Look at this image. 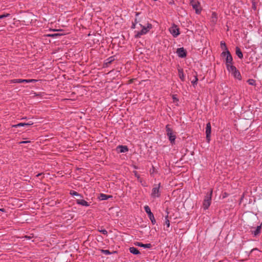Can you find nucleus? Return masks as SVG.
I'll use <instances>...</instances> for the list:
<instances>
[{
    "label": "nucleus",
    "instance_id": "obj_30",
    "mask_svg": "<svg viewBox=\"0 0 262 262\" xmlns=\"http://www.w3.org/2000/svg\"><path fill=\"white\" fill-rule=\"evenodd\" d=\"M101 253L105 255H110L111 254L108 250H101Z\"/></svg>",
    "mask_w": 262,
    "mask_h": 262
},
{
    "label": "nucleus",
    "instance_id": "obj_9",
    "mask_svg": "<svg viewBox=\"0 0 262 262\" xmlns=\"http://www.w3.org/2000/svg\"><path fill=\"white\" fill-rule=\"evenodd\" d=\"M205 133L206 135V140L207 142L209 143L210 141L211 138V126L210 122H208L206 124V128H205Z\"/></svg>",
    "mask_w": 262,
    "mask_h": 262
},
{
    "label": "nucleus",
    "instance_id": "obj_19",
    "mask_svg": "<svg viewBox=\"0 0 262 262\" xmlns=\"http://www.w3.org/2000/svg\"><path fill=\"white\" fill-rule=\"evenodd\" d=\"M129 250L131 253H132L134 255H138V254H140V252L138 250V249L135 247H130L129 249Z\"/></svg>",
    "mask_w": 262,
    "mask_h": 262
},
{
    "label": "nucleus",
    "instance_id": "obj_11",
    "mask_svg": "<svg viewBox=\"0 0 262 262\" xmlns=\"http://www.w3.org/2000/svg\"><path fill=\"white\" fill-rule=\"evenodd\" d=\"M177 53L179 57L184 58L186 56V52L183 48H178L177 50Z\"/></svg>",
    "mask_w": 262,
    "mask_h": 262
},
{
    "label": "nucleus",
    "instance_id": "obj_8",
    "mask_svg": "<svg viewBox=\"0 0 262 262\" xmlns=\"http://www.w3.org/2000/svg\"><path fill=\"white\" fill-rule=\"evenodd\" d=\"M145 211L148 215L149 219H150L151 222L153 225L155 224L156 223V220L155 219L154 214L151 212L150 210V207L148 205H146L144 207Z\"/></svg>",
    "mask_w": 262,
    "mask_h": 262
},
{
    "label": "nucleus",
    "instance_id": "obj_29",
    "mask_svg": "<svg viewBox=\"0 0 262 262\" xmlns=\"http://www.w3.org/2000/svg\"><path fill=\"white\" fill-rule=\"evenodd\" d=\"M70 194L73 196H81L79 193L74 190H71Z\"/></svg>",
    "mask_w": 262,
    "mask_h": 262
},
{
    "label": "nucleus",
    "instance_id": "obj_35",
    "mask_svg": "<svg viewBox=\"0 0 262 262\" xmlns=\"http://www.w3.org/2000/svg\"><path fill=\"white\" fill-rule=\"evenodd\" d=\"M22 83H29V79H22Z\"/></svg>",
    "mask_w": 262,
    "mask_h": 262
},
{
    "label": "nucleus",
    "instance_id": "obj_12",
    "mask_svg": "<svg viewBox=\"0 0 262 262\" xmlns=\"http://www.w3.org/2000/svg\"><path fill=\"white\" fill-rule=\"evenodd\" d=\"M134 173L135 176L137 178L138 181L141 183V184L144 187H146V183L143 180V179L140 178V175L138 173V172L136 171H134Z\"/></svg>",
    "mask_w": 262,
    "mask_h": 262
},
{
    "label": "nucleus",
    "instance_id": "obj_15",
    "mask_svg": "<svg viewBox=\"0 0 262 262\" xmlns=\"http://www.w3.org/2000/svg\"><path fill=\"white\" fill-rule=\"evenodd\" d=\"M135 245L136 246H139V247H143V248H150L151 247V245L150 244H143V243H140V242H136V243H135Z\"/></svg>",
    "mask_w": 262,
    "mask_h": 262
},
{
    "label": "nucleus",
    "instance_id": "obj_36",
    "mask_svg": "<svg viewBox=\"0 0 262 262\" xmlns=\"http://www.w3.org/2000/svg\"><path fill=\"white\" fill-rule=\"evenodd\" d=\"M0 16H2V17H3V16H9V14L7 13V14H1V15H0Z\"/></svg>",
    "mask_w": 262,
    "mask_h": 262
},
{
    "label": "nucleus",
    "instance_id": "obj_37",
    "mask_svg": "<svg viewBox=\"0 0 262 262\" xmlns=\"http://www.w3.org/2000/svg\"><path fill=\"white\" fill-rule=\"evenodd\" d=\"M28 142H29V141H22V142H20L19 143H20V144L27 143H28Z\"/></svg>",
    "mask_w": 262,
    "mask_h": 262
},
{
    "label": "nucleus",
    "instance_id": "obj_16",
    "mask_svg": "<svg viewBox=\"0 0 262 262\" xmlns=\"http://www.w3.org/2000/svg\"><path fill=\"white\" fill-rule=\"evenodd\" d=\"M117 149H119V152H126L128 151V148L127 146L125 145H119L117 147Z\"/></svg>",
    "mask_w": 262,
    "mask_h": 262
},
{
    "label": "nucleus",
    "instance_id": "obj_22",
    "mask_svg": "<svg viewBox=\"0 0 262 262\" xmlns=\"http://www.w3.org/2000/svg\"><path fill=\"white\" fill-rule=\"evenodd\" d=\"M167 215L165 217V224L166 225L167 228H169L170 226V222L168 219V212H166Z\"/></svg>",
    "mask_w": 262,
    "mask_h": 262
},
{
    "label": "nucleus",
    "instance_id": "obj_33",
    "mask_svg": "<svg viewBox=\"0 0 262 262\" xmlns=\"http://www.w3.org/2000/svg\"><path fill=\"white\" fill-rule=\"evenodd\" d=\"M33 124V122L30 121L28 123H26V126H30V125H32Z\"/></svg>",
    "mask_w": 262,
    "mask_h": 262
},
{
    "label": "nucleus",
    "instance_id": "obj_2",
    "mask_svg": "<svg viewBox=\"0 0 262 262\" xmlns=\"http://www.w3.org/2000/svg\"><path fill=\"white\" fill-rule=\"evenodd\" d=\"M221 55L223 57H226L225 62L227 69H228L230 66H233V58L230 52L227 50L226 51H223Z\"/></svg>",
    "mask_w": 262,
    "mask_h": 262
},
{
    "label": "nucleus",
    "instance_id": "obj_1",
    "mask_svg": "<svg viewBox=\"0 0 262 262\" xmlns=\"http://www.w3.org/2000/svg\"><path fill=\"white\" fill-rule=\"evenodd\" d=\"M138 25L140 26L141 30L139 31H135V37L136 38H139L142 35L147 34L152 27V25L148 23H145L144 24L139 23Z\"/></svg>",
    "mask_w": 262,
    "mask_h": 262
},
{
    "label": "nucleus",
    "instance_id": "obj_17",
    "mask_svg": "<svg viewBox=\"0 0 262 262\" xmlns=\"http://www.w3.org/2000/svg\"><path fill=\"white\" fill-rule=\"evenodd\" d=\"M261 229V225L258 226L256 227V228L255 229V230L251 231L252 233L254 235V236H256L258 235V234H259V233H260Z\"/></svg>",
    "mask_w": 262,
    "mask_h": 262
},
{
    "label": "nucleus",
    "instance_id": "obj_26",
    "mask_svg": "<svg viewBox=\"0 0 262 262\" xmlns=\"http://www.w3.org/2000/svg\"><path fill=\"white\" fill-rule=\"evenodd\" d=\"M247 82L249 85H256V82L255 80L253 79H250L248 80Z\"/></svg>",
    "mask_w": 262,
    "mask_h": 262
},
{
    "label": "nucleus",
    "instance_id": "obj_42",
    "mask_svg": "<svg viewBox=\"0 0 262 262\" xmlns=\"http://www.w3.org/2000/svg\"><path fill=\"white\" fill-rule=\"evenodd\" d=\"M2 17H0V18H1Z\"/></svg>",
    "mask_w": 262,
    "mask_h": 262
},
{
    "label": "nucleus",
    "instance_id": "obj_14",
    "mask_svg": "<svg viewBox=\"0 0 262 262\" xmlns=\"http://www.w3.org/2000/svg\"><path fill=\"white\" fill-rule=\"evenodd\" d=\"M76 202L77 204L83 206L88 207V206H90V204L84 200H78H78H76Z\"/></svg>",
    "mask_w": 262,
    "mask_h": 262
},
{
    "label": "nucleus",
    "instance_id": "obj_5",
    "mask_svg": "<svg viewBox=\"0 0 262 262\" xmlns=\"http://www.w3.org/2000/svg\"><path fill=\"white\" fill-rule=\"evenodd\" d=\"M160 187L161 183L154 184L150 194L152 198L156 199L159 198L161 196V192L160 191Z\"/></svg>",
    "mask_w": 262,
    "mask_h": 262
},
{
    "label": "nucleus",
    "instance_id": "obj_40",
    "mask_svg": "<svg viewBox=\"0 0 262 262\" xmlns=\"http://www.w3.org/2000/svg\"><path fill=\"white\" fill-rule=\"evenodd\" d=\"M255 250H257V248H254V249H252L251 252H252L253 251H254Z\"/></svg>",
    "mask_w": 262,
    "mask_h": 262
},
{
    "label": "nucleus",
    "instance_id": "obj_31",
    "mask_svg": "<svg viewBox=\"0 0 262 262\" xmlns=\"http://www.w3.org/2000/svg\"><path fill=\"white\" fill-rule=\"evenodd\" d=\"M252 9L254 10H256V3L255 1V0H252Z\"/></svg>",
    "mask_w": 262,
    "mask_h": 262
},
{
    "label": "nucleus",
    "instance_id": "obj_28",
    "mask_svg": "<svg viewBox=\"0 0 262 262\" xmlns=\"http://www.w3.org/2000/svg\"><path fill=\"white\" fill-rule=\"evenodd\" d=\"M114 60V57L113 56H111L109 58H108L107 59H106V64H110Z\"/></svg>",
    "mask_w": 262,
    "mask_h": 262
},
{
    "label": "nucleus",
    "instance_id": "obj_39",
    "mask_svg": "<svg viewBox=\"0 0 262 262\" xmlns=\"http://www.w3.org/2000/svg\"><path fill=\"white\" fill-rule=\"evenodd\" d=\"M25 237L26 238H27V239H31V237L30 236H28L26 235Z\"/></svg>",
    "mask_w": 262,
    "mask_h": 262
},
{
    "label": "nucleus",
    "instance_id": "obj_13",
    "mask_svg": "<svg viewBox=\"0 0 262 262\" xmlns=\"http://www.w3.org/2000/svg\"><path fill=\"white\" fill-rule=\"evenodd\" d=\"M193 79L190 78L191 82L193 86H195L198 83V78L197 73L195 71L192 72Z\"/></svg>",
    "mask_w": 262,
    "mask_h": 262
},
{
    "label": "nucleus",
    "instance_id": "obj_32",
    "mask_svg": "<svg viewBox=\"0 0 262 262\" xmlns=\"http://www.w3.org/2000/svg\"><path fill=\"white\" fill-rule=\"evenodd\" d=\"M99 231L104 235H107V231L105 229L99 230Z\"/></svg>",
    "mask_w": 262,
    "mask_h": 262
},
{
    "label": "nucleus",
    "instance_id": "obj_23",
    "mask_svg": "<svg viewBox=\"0 0 262 262\" xmlns=\"http://www.w3.org/2000/svg\"><path fill=\"white\" fill-rule=\"evenodd\" d=\"M110 197H111V196H110V195H107L105 194L101 193L99 198L101 200H106Z\"/></svg>",
    "mask_w": 262,
    "mask_h": 262
},
{
    "label": "nucleus",
    "instance_id": "obj_25",
    "mask_svg": "<svg viewBox=\"0 0 262 262\" xmlns=\"http://www.w3.org/2000/svg\"><path fill=\"white\" fill-rule=\"evenodd\" d=\"M24 126H26V123H19L17 124L12 125V127L17 128L18 127Z\"/></svg>",
    "mask_w": 262,
    "mask_h": 262
},
{
    "label": "nucleus",
    "instance_id": "obj_3",
    "mask_svg": "<svg viewBox=\"0 0 262 262\" xmlns=\"http://www.w3.org/2000/svg\"><path fill=\"white\" fill-rule=\"evenodd\" d=\"M212 195V190L210 189L205 196L203 203V208L204 210L208 209L210 206L211 202Z\"/></svg>",
    "mask_w": 262,
    "mask_h": 262
},
{
    "label": "nucleus",
    "instance_id": "obj_38",
    "mask_svg": "<svg viewBox=\"0 0 262 262\" xmlns=\"http://www.w3.org/2000/svg\"><path fill=\"white\" fill-rule=\"evenodd\" d=\"M0 211H2V212H5V209H4V208H1V209H0Z\"/></svg>",
    "mask_w": 262,
    "mask_h": 262
},
{
    "label": "nucleus",
    "instance_id": "obj_41",
    "mask_svg": "<svg viewBox=\"0 0 262 262\" xmlns=\"http://www.w3.org/2000/svg\"><path fill=\"white\" fill-rule=\"evenodd\" d=\"M41 174V173H39V174H38L36 176H37V177H38V176H40Z\"/></svg>",
    "mask_w": 262,
    "mask_h": 262
},
{
    "label": "nucleus",
    "instance_id": "obj_6",
    "mask_svg": "<svg viewBox=\"0 0 262 262\" xmlns=\"http://www.w3.org/2000/svg\"><path fill=\"white\" fill-rule=\"evenodd\" d=\"M227 70L229 71V72L231 73L234 78L238 80H241V74L239 71L236 68L235 66H230L229 68H228Z\"/></svg>",
    "mask_w": 262,
    "mask_h": 262
},
{
    "label": "nucleus",
    "instance_id": "obj_34",
    "mask_svg": "<svg viewBox=\"0 0 262 262\" xmlns=\"http://www.w3.org/2000/svg\"><path fill=\"white\" fill-rule=\"evenodd\" d=\"M37 80L36 79H29V83H30V82H36Z\"/></svg>",
    "mask_w": 262,
    "mask_h": 262
},
{
    "label": "nucleus",
    "instance_id": "obj_27",
    "mask_svg": "<svg viewBox=\"0 0 262 262\" xmlns=\"http://www.w3.org/2000/svg\"><path fill=\"white\" fill-rule=\"evenodd\" d=\"M221 47L222 48V49H223L224 50V51H226L227 50H228L226 47V43L224 42H223V41L221 42Z\"/></svg>",
    "mask_w": 262,
    "mask_h": 262
},
{
    "label": "nucleus",
    "instance_id": "obj_24",
    "mask_svg": "<svg viewBox=\"0 0 262 262\" xmlns=\"http://www.w3.org/2000/svg\"><path fill=\"white\" fill-rule=\"evenodd\" d=\"M21 79H12L10 81V83H22Z\"/></svg>",
    "mask_w": 262,
    "mask_h": 262
},
{
    "label": "nucleus",
    "instance_id": "obj_10",
    "mask_svg": "<svg viewBox=\"0 0 262 262\" xmlns=\"http://www.w3.org/2000/svg\"><path fill=\"white\" fill-rule=\"evenodd\" d=\"M169 32L174 37H177L180 34L179 28L177 26L173 25L169 29Z\"/></svg>",
    "mask_w": 262,
    "mask_h": 262
},
{
    "label": "nucleus",
    "instance_id": "obj_18",
    "mask_svg": "<svg viewBox=\"0 0 262 262\" xmlns=\"http://www.w3.org/2000/svg\"><path fill=\"white\" fill-rule=\"evenodd\" d=\"M235 54L239 58L242 59L243 58V54L242 52L241 51L240 48L238 47H236L235 48Z\"/></svg>",
    "mask_w": 262,
    "mask_h": 262
},
{
    "label": "nucleus",
    "instance_id": "obj_7",
    "mask_svg": "<svg viewBox=\"0 0 262 262\" xmlns=\"http://www.w3.org/2000/svg\"><path fill=\"white\" fill-rule=\"evenodd\" d=\"M190 4L193 9L195 11L196 14H200L202 11L200 2L196 0H190Z\"/></svg>",
    "mask_w": 262,
    "mask_h": 262
},
{
    "label": "nucleus",
    "instance_id": "obj_4",
    "mask_svg": "<svg viewBox=\"0 0 262 262\" xmlns=\"http://www.w3.org/2000/svg\"><path fill=\"white\" fill-rule=\"evenodd\" d=\"M167 136L168 137V139L170 141L171 144H175V140L176 138V135L173 132L171 128L170 127V125L167 124L165 127Z\"/></svg>",
    "mask_w": 262,
    "mask_h": 262
},
{
    "label": "nucleus",
    "instance_id": "obj_21",
    "mask_svg": "<svg viewBox=\"0 0 262 262\" xmlns=\"http://www.w3.org/2000/svg\"><path fill=\"white\" fill-rule=\"evenodd\" d=\"M140 22H141L140 20L138 19L137 18H136L135 21L132 23L131 28L135 29V28H137L138 29H139V28L138 27H137V26L138 25V24L140 23Z\"/></svg>",
    "mask_w": 262,
    "mask_h": 262
},
{
    "label": "nucleus",
    "instance_id": "obj_20",
    "mask_svg": "<svg viewBox=\"0 0 262 262\" xmlns=\"http://www.w3.org/2000/svg\"><path fill=\"white\" fill-rule=\"evenodd\" d=\"M178 75L180 79L184 81L185 80V76L183 73V70L182 69H178Z\"/></svg>",
    "mask_w": 262,
    "mask_h": 262
}]
</instances>
